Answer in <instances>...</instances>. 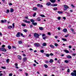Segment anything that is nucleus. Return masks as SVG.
Segmentation results:
<instances>
[{
  "mask_svg": "<svg viewBox=\"0 0 76 76\" xmlns=\"http://www.w3.org/2000/svg\"><path fill=\"white\" fill-rule=\"evenodd\" d=\"M64 8L63 9V10L65 11L66 10H67V9H69V7L68 6L66 5H64Z\"/></svg>",
  "mask_w": 76,
  "mask_h": 76,
  "instance_id": "f257e3e1",
  "label": "nucleus"
},
{
  "mask_svg": "<svg viewBox=\"0 0 76 76\" xmlns=\"http://www.w3.org/2000/svg\"><path fill=\"white\" fill-rule=\"evenodd\" d=\"M73 72H71V76H76V70H74L73 71Z\"/></svg>",
  "mask_w": 76,
  "mask_h": 76,
  "instance_id": "f03ea898",
  "label": "nucleus"
},
{
  "mask_svg": "<svg viewBox=\"0 0 76 76\" xmlns=\"http://www.w3.org/2000/svg\"><path fill=\"white\" fill-rule=\"evenodd\" d=\"M34 37L35 38H39V34H38L37 33H35L34 34Z\"/></svg>",
  "mask_w": 76,
  "mask_h": 76,
  "instance_id": "7ed1b4c3",
  "label": "nucleus"
},
{
  "mask_svg": "<svg viewBox=\"0 0 76 76\" xmlns=\"http://www.w3.org/2000/svg\"><path fill=\"white\" fill-rule=\"evenodd\" d=\"M0 50L2 51H3V52H6V51H7V50L6 49L4 48H0Z\"/></svg>",
  "mask_w": 76,
  "mask_h": 76,
  "instance_id": "20e7f679",
  "label": "nucleus"
},
{
  "mask_svg": "<svg viewBox=\"0 0 76 76\" xmlns=\"http://www.w3.org/2000/svg\"><path fill=\"white\" fill-rule=\"evenodd\" d=\"M20 32H18L17 33V34L16 35V37H20Z\"/></svg>",
  "mask_w": 76,
  "mask_h": 76,
  "instance_id": "39448f33",
  "label": "nucleus"
},
{
  "mask_svg": "<svg viewBox=\"0 0 76 76\" xmlns=\"http://www.w3.org/2000/svg\"><path fill=\"white\" fill-rule=\"evenodd\" d=\"M34 45L37 47H39L40 46V44L39 43H34Z\"/></svg>",
  "mask_w": 76,
  "mask_h": 76,
  "instance_id": "423d86ee",
  "label": "nucleus"
},
{
  "mask_svg": "<svg viewBox=\"0 0 76 76\" xmlns=\"http://www.w3.org/2000/svg\"><path fill=\"white\" fill-rule=\"evenodd\" d=\"M23 62H25L26 61H27V58L24 57L23 58Z\"/></svg>",
  "mask_w": 76,
  "mask_h": 76,
  "instance_id": "0eeeda50",
  "label": "nucleus"
},
{
  "mask_svg": "<svg viewBox=\"0 0 76 76\" xmlns=\"http://www.w3.org/2000/svg\"><path fill=\"white\" fill-rule=\"evenodd\" d=\"M37 7H43V6L42 4H37Z\"/></svg>",
  "mask_w": 76,
  "mask_h": 76,
  "instance_id": "6e6552de",
  "label": "nucleus"
},
{
  "mask_svg": "<svg viewBox=\"0 0 76 76\" xmlns=\"http://www.w3.org/2000/svg\"><path fill=\"white\" fill-rule=\"evenodd\" d=\"M17 57L18 59L19 60H22V57L20 55H18Z\"/></svg>",
  "mask_w": 76,
  "mask_h": 76,
  "instance_id": "1a4fd4ad",
  "label": "nucleus"
},
{
  "mask_svg": "<svg viewBox=\"0 0 76 76\" xmlns=\"http://www.w3.org/2000/svg\"><path fill=\"white\" fill-rule=\"evenodd\" d=\"M24 22L25 23H31V22H30V21H28L26 20H24Z\"/></svg>",
  "mask_w": 76,
  "mask_h": 76,
  "instance_id": "9d476101",
  "label": "nucleus"
},
{
  "mask_svg": "<svg viewBox=\"0 0 76 76\" xmlns=\"http://www.w3.org/2000/svg\"><path fill=\"white\" fill-rule=\"evenodd\" d=\"M64 51L66 53H69V51L66 50H64Z\"/></svg>",
  "mask_w": 76,
  "mask_h": 76,
  "instance_id": "9b49d317",
  "label": "nucleus"
},
{
  "mask_svg": "<svg viewBox=\"0 0 76 76\" xmlns=\"http://www.w3.org/2000/svg\"><path fill=\"white\" fill-rule=\"evenodd\" d=\"M39 30H41V31H42L44 29V28L42 27H39Z\"/></svg>",
  "mask_w": 76,
  "mask_h": 76,
  "instance_id": "f8f14e48",
  "label": "nucleus"
},
{
  "mask_svg": "<svg viewBox=\"0 0 76 76\" xmlns=\"http://www.w3.org/2000/svg\"><path fill=\"white\" fill-rule=\"evenodd\" d=\"M50 48H54V46L53 45H50Z\"/></svg>",
  "mask_w": 76,
  "mask_h": 76,
  "instance_id": "ddd939ff",
  "label": "nucleus"
},
{
  "mask_svg": "<svg viewBox=\"0 0 76 76\" xmlns=\"http://www.w3.org/2000/svg\"><path fill=\"white\" fill-rule=\"evenodd\" d=\"M57 13H59V14H61L63 13V12L62 11H58L57 12Z\"/></svg>",
  "mask_w": 76,
  "mask_h": 76,
  "instance_id": "4468645a",
  "label": "nucleus"
},
{
  "mask_svg": "<svg viewBox=\"0 0 76 76\" xmlns=\"http://www.w3.org/2000/svg\"><path fill=\"white\" fill-rule=\"evenodd\" d=\"M10 11L11 13L13 12H14V9H12V8H11L10 9Z\"/></svg>",
  "mask_w": 76,
  "mask_h": 76,
  "instance_id": "2eb2a0df",
  "label": "nucleus"
},
{
  "mask_svg": "<svg viewBox=\"0 0 76 76\" xmlns=\"http://www.w3.org/2000/svg\"><path fill=\"white\" fill-rule=\"evenodd\" d=\"M51 4V2H48L46 3V5L47 6H50Z\"/></svg>",
  "mask_w": 76,
  "mask_h": 76,
  "instance_id": "dca6fc26",
  "label": "nucleus"
},
{
  "mask_svg": "<svg viewBox=\"0 0 76 76\" xmlns=\"http://www.w3.org/2000/svg\"><path fill=\"white\" fill-rule=\"evenodd\" d=\"M50 1L53 3L56 2V0H50Z\"/></svg>",
  "mask_w": 76,
  "mask_h": 76,
  "instance_id": "f3484780",
  "label": "nucleus"
},
{
  "mask_svg": "<svg viewBox=\"0 0 76 76\" xmlns=\"http://www.w3.org/2000/svg\"><path fill=\"white\" fill-rule=\"evenodd\" d=\"M63 32H66L67 31V29L66 28H64L63 30Z\"/></svg>",
  "mask_w": 76,
  "mask_h": 76,
  "instance_id": "a211bd4d",
  "label": "nucleus"
},
{
  "mask_svg": "<svg viewBox=\"0 0 76 76\" xmlns=\"http://www.w3.org/2000/svg\"><path fill=\"white\" fill-rule=\"evenodd\" d=\"M37 21H41V19L39 17H38L37 18Z\"/></svg>",
  "mask_w": 76,
  "mask_h": 76,
  "instance_id": "6ab92c4d",
  "label": "nucleus"
},
{
  "mask_svg": "<svg viewBox=\"0 0 76 76\" xmlns=\"http://www.w3.org/2000/svg\"><path fill=\"white\" fill-rule=\"evenodd\" d=\"M32 24L33 25H34V26H36V25H37V23L35 22V23H32Z\"/></svg>",
  "mask_w": 76,
  "mask_h": 76,
  "instance_id": "aec40b11",
  "label": "nucleus"
},
{
  "mask_svg": "<svg viewBox=\"0 0 76 76\" xmlns=\"http://www.w3.org/2000/svg\"><path fill=\"white\" fill-rule=\"evenodd\" d=\"M42 45L43 46H46V45H47V43H44L42 44Z\"/></svg>",
  "mask_w": 76,
  "mask_h": 76,
  "instance_id": "412c9836",
  "label": "nucleus"
},
{
  "mask_svg": "<svg viewBox=\"0 0 76 76\" xmlns=\"http://www.w3.org/2000/svg\"><path fill=\"white\" fill-rule=\"evenodd\" d=\"M30 21L31 22H32V23H34V22H35V21H34V20L33 19H31Z\"/></svg>",
  "mask_w": 76,
  "mask_h": 76,
  "instance_id": "4be33fe9",
  "label": "nucleus"
},
{
  "mask_svg": "<svg viewBox=\"0 0 76 76\" xmlns=\"http://www.w3.org/2000/svg\"><path fill=\"white\" fill-rule=\"evenodd\" d=\"M11 28H12V26H9L8 27V29H11Z\"/></svg>",
  "mask_w": 76,
  "mask_h": 76,
  "instance_id": "5701e85b",
  "label": "nucleus"
},
{
  "mask_svg": "<svg viewBox=\"0 0 76 76\" xmlns=\"http://www.w3.org/2000/svg\"><path fill=\"white\" fill-rule=\"evenodd\" d=\"M53 61H54L52 59L50 60L49 61L50 63H53Z\"/></svg>",
  "mask_w": 76,
  "mask_h": 76,
  "instance_id": "b1692460",
  "label": "nucleus"
},
{
  "mask_svg": "<svg viewBox=\"0 0 76 76\" xmlns=\"http://www.w3.org/2000/svg\"><path fill=\"white\" fill-rule=\"evenodd\" d=\"M67 58H72V56L70 55H68L67 56Z\"/></svg>",
  "mask_w": 76,
  "mask_h": 76,
  "instance_id": "393cba45",
  "label": "nucleus"
},
{
  "mask_svg": "<svg viewBox=\"0 0 76 76\" xmlns=\"http://www.w3.org/2000/svg\"><path fill=\"white\" fill-rule=\"evenodd\" d=\"M9 59H7L6 60V62L8 64V63H9Z\"/></svg>",
  "mask_w": 76,
  "mask_h": 76,
  "instance_id": "a878e982",
  "label": "nucleus"
},
{
  "mask_svg": "<svg viewBox=\"0 0 76 76\" xmlns=\"http://www.w3.org/2000/svg\"><path fill=\"white\" fill-rule=\"evenodd\" d=\"M44 66L45 68H48V65L46 64H45L44 65Z\"/></svg>",
  "mask_w": 76,
  "mask_h": 76,
  "instance_id": "bb28decb",
  "label": "nucleus"
},
{
  "mask_svg": "<svg viewBox=\"0 0 76 76\" xmlns=\"http://www.w3.org/2000/svg\"><path fill=\"white\" fill-rule=\"evenodd\" d=\"M33 10H37V8L36 7H34L33 8Z\"/></svg>",
  "mask_w": 76,
  "mask_h": 76,
  "instance_id": "cd10ccee",
  "label": "nucleus"
},
{
  "mask_svg": "<svg viewBox=\"0 0 76 76\" xmlns=\"http://www.w3.org/2000/svg\"><path fill=\"white\" fill-rule=\"evenodd\" d=\"M8 48L9 50H10V49L12 48V47H11V46H10V45H8Z\"/></svg>",
  "mask_w": 76,
  "mask_h": 76,
  "instance_id": "c85d7f7f",
  "label": "nucleus"
},
{
  "mask_svg": "<svg viewBox=\"0 0 76 76\" xmlns=\"http://www.w3.org/2000/svg\"><path fill=\"white\" fill-rule=\"evenodd\" d=\"M23 31L24 32H28V30L26 29H24L23 30Z\"/></svg>",
  "mask_w": 76,
  "mask_h": 76,
  "instance_id": "c756f323",
  "label": "nucleus"
},
{
  "mask_svg": "<svg viewBox=\"0 0 76 76\" xmlns=\"http://www.w3.org/2000/svg\"><path fill=\"white\" fill-rule=\"evenodd\" d=\"M18 43L19 44H22V42L21 41H18Z\"/></svg>",
  "mask_w": 76,
  "mask_h": 76,
  "instance_id": "7c9ffc66",
  "label": "nucleus"
},
{
  "mask_svg": "<svg viewBox=\"0 0 76 76\" xmlns=\"http://www.w3.org/2000/svg\"><path fill=\"white\" fill-rule=\"evenodd\" d=\"M21 25L23 26H24V27L26 26V24H24V23H22Z\"/></svg>",
  "mask_w": 76,
  "mask_h": 76,
  "instance_id": "2f4dec72",
  "label": "nucleus"
},
{
  "mask_svg": "<svg viewBox=\"0 0 76 76\" xmlns=\"http://www.w3.org/2000/svg\"><path fill=\"white\" fill-rule=\"evenodd\" d=\"M69 34H68L67 35H66L65 36V37H66V38H67L69 37Z\"/></svg>",
  "mask_w": 76,
  "mask_h": 76,
  "instance_id": "473e14b6",
  "label": "nucleus"
},
{
  "mask_svg": "<svg viewBox=\"0 0 76 76\" xmlns=\"http://www.w3.org/2000/svg\"><path fill=\"white\" fill-rule=\"evenodd\" d=\"M62 39L64 41H67V39H65L64 38H62Z\"/></svg>",
  "mask_w": 76,
  "mask_h": 76,
  "instance_id": "72a5a7b5",
  "label": "nucleus"
},
{
  "mask_svg": "<svg viewBox=\"0 0 76 76\" xmlns=\"http://www.w3.org/2000/svg\"><path fill=\"white\" fill-rule=\"evenodd\" d=\"M20 35L21 36H22V37H25L24 36H23V34L22 33H20Z\"/></svg>",
  "mask_w": 76,
  "mask_h": 76,
  "instance_id": "f704fd0d",
  "label": "nucleus"
},
{
  "mask_svg": "<svg viewBox=\"0 0 76 76\" xmlns=\"http://www.w3.org/2000/svg\"><path fill=\"white\" fill-rule=\"evenodd\" d=\"M54 45L55 46V47H57V46H58V44H57V43H55L54 44Z\"/></svg>",
  "mask_w": 76,
  "mask_h": 76,
  "instance_id": "c9c22d12",
  "label": "nucleus"
},
{
  "mask_svg": "<svg viewBox=\"0 0 76 76\" xmlns=\"http://www.w3.org/2000/svg\"><path fill=\"white\" fill-rule=\"evenodd\" d=\"M41 53H44V50H40Z\"/></svg>",
  "mask_w": 76,
  "mask_h": 76,
  "instance_id": "e433bc0d",
  "label": "nucleus"
},
{
  "mask_svg": "<svg viewBox=\"0 0 76 76\" xmlns=\"http://www.w3.org/2000/svg\"><path fill=\"white\" fill-rule=\"evenodd\" d=\"M64 61L66 63H69V61H68V60H65Z\"/></svg>",
  "mask_w": 76,
  "mask_h": 76,
  "instance_id": "4c0bfd02",
  "label": "nucleus"
},
{
  "mask_svg": "<svg viewBox=\"0 0 76 76\" xmlns=\"http://www.w3.org/2000/svg\"><path fill=\"white\" fill-rule=\"evenodd\" d=\"M7 12L6 13H9V12H10V11H9V9H7Z\"/></svg>",
  "mask_w": 76,
  "mask_h": 76,
  "instance_id": "58836bf2",
  "label": "nucleus"
},
{
  "mask_svg": "<svg viewBox=\"0 0 76 76\" xmlns=\"http://www.w3.org/2000/svg\"><path fill=\"white\" fill-rule=\"evenodd\" d=\"M46 38H48V37L47 36L45 37H42L43 39H45Z\"/></svg>",
  "mask_w": 76,
  "mask_h": 76,
  "instance_id": "ea45409f",
  "label": "nucleus"
},
{
  "mask_svg": "<svg viewBox=\"0 0 76 76\" xmlns=\"http://www.w3.org/2000/svg\"><path fill=\"white\" fill-rule=\"evenodd\" d=\"M57 10V8L56 7H54L53 8V10Z\"/></svg>",
  "mask_w": 76,
  "mask_h": 76,
  "instance_id": "a19ab883",
  "label": "nucleus"
},
{
  "mask_svg": "<svg viewBox=\"0 0 76 76\" xmlns=\"http://www.w3.org/2000/svg\"><path fill=\"white\" fill-rule=\"evenodd\" d=\"M40 16H41V17H43V18H44L45 17V15H40Z\"/></svg>",
  "mask_w": 76,
  "mask_h": 76,
  "instance_id": "79ce46f5",
  "label": "nucleus"
},
{
  "mask_svg": "<svg viewBox=\"0 0 76 76\" xmlns=\"http://www.w3.org/2000/svg\"><path fill=\"white\" fill-rule=\"evenodd\" d=\"M46 56L47 57H48L50 56V54H46Z\"/></svg>",
  "mask_w": 76,
  "mask_h": 76,
  "instance_id": "37998d69",
  "label": "nucleus"
},
{
  "mask_svg": "<svg viewBox=\"0 0 76 76\" xmlns=\"http://www.w3.org/2000/svg\"><path fill=\"white\" fill-rule=\"evenodd\" d=\"M1 68L2 69H6V67H4V66H2L1 67Z\"/></svg>",
  "mask_w": 76,
  "mask_h": 76,
  "instance_id": "c03bdc74",
  "label": "nucleus"
},
{
  "mask_svg": "<svg viewBox=\"0 0 76 76\" xmlns=\"http://www.w3.org/2000/svg\"><path fill=\"white\" fill-rule=\"evenodd\" d=\"M58 20H60V19H61V17H58Z\"/></svg>",
  "mask_w": 76,
  "mask_h": 76,
  "instance_id": "a18cd8bd",
  "label": "nucleus"
},
{
  "mask_svg": "<svg viewBox=\"0 0 76 76\" xmlns=\"http://www.w3.org/2000/svg\"><path fill=\"white\" fill-rule=\"evenodd\" d=\"M36 16V13H34L33 15V17H35V16Z\"/></svg>",
  "mask_w": 76,
  "mask_h": 76,
  "instance_id": "49530a36",
  "label": "nucleus"
},
{
  "mask_svg": "<svg viewBox=\"0 0 76 76\" xmlns=\"http://www.w3.org/2000/svg\"><path fill=\"white\" fill-rule=\"evenodd\" d=\"M30 27L31 28H33V26L32 25H31L30 26Z\"/></svg>",
  "mask_w": 76,
  "mask_h": 76,
  "instance_id": "de8ad7c7",
  "label": "nucleus"
},
{
  "mask_svg": "<svg viewBox=\"0 0 76 76\" xmlns=\"http://www.w3.org/2000/svg\"><path fill=\"white\" fill-rule=\"evenodd\" d=\"M13 75L12 73H10L9 74V76H12Z\"/></svg>",
  "mask_w": 76,
  "mask_h": 76,
  "instance_id": "09e8293b",
  "label": "nucleus"
},
{
  "mask_svg": "<svg viewBox=\"0 0 76 76\" xmlns=\"http://www.w3.org/2000/svg\"><path fill=\"white\" fill-rule=\"evenodd\" d=\"M25 19H28V16L25 17Z\"/></svg>",
  "mask_w": 76,
  "mask_h": 76,
  "instance_id": "8fccbe9b",
  "label": "nucleus"
},
{
  "mask_svg": "<svg viewBox=\"0 0 76 76\" xmlns=\"http://www.w3.org/2000/svg\"><path fill=\"white\" fill-rule=\"evenodd\" d=\"M67 72H70V69H68L67 71Z\"/></svg>",
  "mask_w": 76,
  "mask_h": 76,
  "instance_id": "3c124183",
  "label": "nucleus"
},
{
  "mask_svg": "<svg viewBox=\"0 0 76 76\" xmlns=\"http://www.w3.org/2000/svg\"><path fill=\"white\" fill-rule=\"evenodd\" d=\"M5 47V45H3L2 46V48H4Z\"/></svg>",
  "mask_w": 76,
  "mask_h": 76,
  "instance_id": "603ef678",
  "label": "nucleus"
},
{
  "mask_svg": "<svg viewBox=\"0 0 76 76\" xmlns=\"http://www.w3.org/2000/svg\"><path fill=\"white\" fill-rule=\"evenodd\" d=\"M51 5L52 6L54 7V4H51Z\"/></svg>",
  "mask_w": 76,
  "mask_h": 76,
  "instance_id": "864d4df0",
  "label": "nucleus"
},
{
  "mask_svg": "<svg viewBox=\"0 0 76 76\" xmlns=\"http://www.w3.org/2000/svg\"><path fill=\"white\" fill-rule=\"evenodd\" d=\"M50 55L51 56H53V53H50Z\"/></svg>",
  "mask_w": 76,
  "mask_h": 76,
  "instance_id": "5fc2aeb1",
  "label": "nucleus"
},
{
  "mask_svg": "<svg viewBox=\"0 0 76 76\" xmlns=\"http://www.w3.org/2000/svg\"><path fill=\"white\" fill-rule=\"evenodd\" d=\"M12 48H14L15 49L16 48V47H15V46H12Z\"/></svg>",
  "mask_w": 76,
  "mask_h": 76,
  "instance_id": "6e6d98bb",
  "label": "nucleus"
},
{
  "mask_svg": "<svg viewBox=\"0 0 76 76\" xmlns=\"http://www.w3.org/2000/svg\"><path fill=\"white\" fill-rule=\"evenodd\" d=\"M12 26L13 28H15V23H13L12 24Z\"/></svg>",
  "mask_w": 76,
  "mask_h": 76,
  "instance_id": "4d7b16f0",
  "label": "nucleus"
},
{
  "mask_svg": "<svg viewBox=\"0 0 76 76\" xmlns=\"http://www.w3.org/2000/svg\"><path fill=\"white\" fill-rule=\"evenodd\" d=\"M48 35H51V33L50 32H48Z\"/></svg>",
  "mask_w": 76,
  "mask_h": 76,
  "instance_id": "13d9d810",
  "label": "nucleus"
},
{
  "mask_svg": "<svg viewBox=\"0 0 76 76\" xmlns=\"http://www.w3.org/2000/svg\"><path fill=\"white\" fill-rule=\"evenodd\" d=\"M57 6V4H54V7Z\"/></svg>",
  "mask_w": 76,
  "mask_h": 76,
  "instance_id": "bf43d9fd",
  "label": "nucleus"
},
{
  "mask_svg": "<svg viewBox=\"0 0 76 76\" xmlns=\"http://www.w3.org/2000/svg\"><path fill=\"white\" fill-rule=\"evenodd\" d=\"M71 31H72V32L74 31V30L73 28H71Z\"/></svg>",
  "mask_w": 76,
  "mask_h": 76,
  "instance_id": "052dcab7",
  "label": "nucleus"
},
{
  "mask_svg": "<svg viewBox=\"0 0 76 76\" xmlns=\"http://www.w3.org/2000/svg\"><path fill=\"white\" fill-rule=\"evenodd\" d=\"M42 37H45V34H43L42 35Z\"/></svg>",
  "mask_w": 76,
  "mask_h": 76,
  "instance_id": "680f3d73",
  "label": "nucleus"
},
{
  "mask_svg": "<svg viewBox=\"0 0 76 76\" xmlns=\"http://www.w3.org/2000/svg\"><path fill=\"white\" fill-rule=\"evenodd\" d=\"M45 63H48V61L47 60H46Z\"/></svg>",
  "mask_w": 76,
  "mask_h": 76,
  "instance_id": "e2e57ef3",
  "label": "nucleus"
},
{
  "mask_svg": "<svg viewBox=\"0 0 76 76\" xmlns=\"http://www.w3.org/2000/svg\"><path fill=\"white\" fill-rule=\"evenodd\" d=\"M71 6L73 7H75V6L73 5V4H71Z\"/></svg>",
  "mask_w": 76,
  "mask_h": 76,
  "instance_id": "0e129e2a",
  "label": "nucleus"
},
{
  "mask_svg": "<svg viewBox=\"0 0 76 76\" xmlns=\"http://www.w3.org/2000/svg\"><path fill=\"white\" fill-rule=\"evenodd\" d=\"M9 5H12V3H9Z\"/></svg>",
  "mask_w": 76,
  "mask_h": 76,
  "instance_id": "69168bd1",
  "label": "nucleus"
},
{
  "mask_svg": "<svg viewBox=\"0 0 76 76\" xmlns=\"http://www.w3.org/2000/svg\"><path fill=\"white\" fill-rule=\"evenodd\" d=\"M15 65L16 66H18V64L17 63H15Z\"/></svg>",
  "mask_w": 76,
  "mask_h": 76,
  "instance_id": "338daca9",
  "label": "nucleus"
},
{
  "mask_svg": "<svg viewBox=\"0 0 76 76\" xmlns=\"http://www.w3.org/2000/svg\"><path fill=\"white\" fill-rule=\"evenodd\" d=\"M58 30H60V29H61L60 27H58Z\"/></svg>",
  "mask_w": 76,
  "mask_h": 76,
  "instance_id": "774afa93",
  "label": "nucleus"
}]
</instances>
